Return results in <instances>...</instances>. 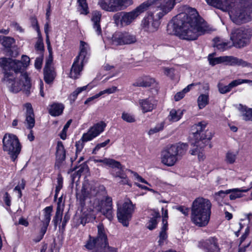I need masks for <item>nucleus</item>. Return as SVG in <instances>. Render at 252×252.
Wrapping results in <instances>:
<instances>
[{"label":"nucleus","instance_id":"nucleus-3","mask_svg":"<svg viewBox=\"0 0 252 252\" xmlns=\"http://www.w3.org/2000/svg\"><path fill=\"white\" fill-rule=\"evenodd\" d=\"M212 204L209 200L198 197L193 201L191 210V220L196 226H206L211 214Z\"/></svg>","mask_w":252,"mask_h":252},{"label":"nucleus","instance_id":"nucleus-13","mask_svg":"<svg viewBox=\"0 0 252 252\" xmlns=\"http://www.w3.org/2000/svg\"><path fill=\"white\" fill-rule=\"evenodd\" d=\"M228 9L225 11H228V14L231 21L236 24H241L250 21L251 19L250 11L242 8L239 5L228 2Z\"/></svg>","mask_w":252,"mask_h":252},{"label":"nucleus","instance_id":"nucleus-27","mask_svg":"<svg viewBox=\"0 0 252 252\" xmlns=\"http://www.w3.org/2000/svg\"><path fill=\"white\" fill-rule=\"evenodd\" d=\"M208 4L223 11L228 9V0H205Z\"/></svg>","mask_w":252,"mask_h":252},{"label":"nucleus","instance_id":"nucleus-24","mask_svg":"<svg viewBox=\"0 0 252 252\" xmlns=\"http://www.w3.org/2000/svg\"><path fill=\"white\" fill-rule=\"evenodd\" d=\"M204 247L205 252H220L217 240L213 237L205 241Z\"/></svg>","mask_w":252,"mask_h":252},{"label":"nucleus","instance_id":"nucleus-48","mask_svg":"<svg viewBox=\"0 0 252 252\" xmlns=\"http://www.w3.org/2000/svg\"><path fill=\"white\" fill-rule=\"evenodd\" d=\"M165 125L164 122H161L158 124L153 128H151L148 133L149 135H152L155 133H157L161 130H162Z\"/></svg>","mask_w":252,"mask_h":252},{"label":"nucleus","instance_id":"nucleus-58","mask_svg":"<svg viewBox=\"0 0 252 252\" xmlns=\"http://www.w3.org/2000/svg\"><path fill=\"white\" fill-rule=\"evenodd\" d=\"M144 83L143 84H140V85H143V87H149L152 84L155 82V80L148 76L143 77Z\"/></svg>","mask_w":252,"mask_h":252},{"label":"nucleus","instance_id":"nucleus-43","mask_svg":"<svg viewBox=\"0 0 252 252\" xmlns=\"http://www.w3.org/2000/svg\"><path fill=\"white\" fill-rule=\"evenodd\" d=\"M14 42L13 38L7 36H0V42L5 48H10Z\"/></svg>","mask_w":252,"mask_h":252},{"label":"nucleus","instance_id":"nucleus-8","mask_svg":"<svg viewBox=\"0 0 252 252\" xmlns=\"http://www.w3.org/2000/svg\"><path fill=\"white\" fill-rule=\"evenodd\" d=\"M252 37V30L243 27L233 29L230 39L236 48H241L248 46Z\"/></svg>","mask_w":252,"mask_h":252},{"label":"nucleus","instance_id":"nucleus-28","mask_svg":"<svg viewBox=\"0 0 252 252\" xmlns=\"http://www.w3.org/2000/svg\"><path fill=\"white\" fill-rule=\"evenodd\" d=\"M228 2L239 5L252 13V0H228Z\"/></svg>","mask_w":252,"mask_h":252},{"label":"nucleus","instance_id":"nucleus-34","mask_svg":"<svg viewBox=\"0 0 252 252\" xmlns=\"http://www.w3.org/2000/svg\"><path fill=\"white\" fill-rule=\"evenodd\" d=\"M250 187L249 188L247 189H230L231 190L230 194L229 195V198L231 200H234L236 198H240L242 196L241 193L242 192H246L252 188V182L250 184Z\"/></svg>","mask_w":252,"mask_h":252},{"label":"nucleus","instance_id":"nucleus-12","mask_svg":"<svg viewBox=\"0 0 252 252\" xmlns=\"http://www.w3.org/2000/svg\"><path fill=\"white\" fill-rule=\"evenodd\" d=\"M132 3V0H97V6L102 10L108 12L123 10Z\"/></svg>","mask_w":252,"mask_h":252},{"label":"nucleus","instance_id":"nucleus-35","mask_svg":"<svg viewBox=\"0 0 252 252\" xmlns=\"http://www.w3.org/2000/svg\"><path fill=\"white\" fill-rule=\"evenodd\" d=\"M95 85L94 84V83L93 82L88 84L86 86L77 88L75 90V91H74L71 94V95H70L71 99L74 100L76 98L77 95L80 93H81V92H82L83 91H90L93 88H94L95 86Z\"/></svg>","mask_w":252,"mask_h":252},{"label":"nucleus","instance_id":"nucleus-18","mask_svg":"<svg viewBox=\"0 0 252 252\" xmlns=\"http://www.w3.org/2000/svg\"><path fill=\"white\" fill-rule=\"evenodd\" d=\"M213 136V133L207 131L205 137H201V139L194 142H192V144L194 145V148L190 150V153L192 155H198L199 160H203L205 158L202 148L206 145L209 144L210 140Z\"/></svg>","mask_w":252,"mask_h":252},{"label":"nucleus","instance_id":"nucleus-53","mask_svg":"<svg viewBox=\"0 0 252 252\" xmlns=\"http://www.w3.org/2000/svg\"><path fill=\"white\" fill-rule=\"evenodd\" d=\"M118 91V88L116 86H112V87L107 88L103 91H100L99 94L100 96L105 94H111Z\"/></svg>","mask_w":252,"mask_h":252},{"label":"nucleus","instance_id":"nucleus-2","mask_svg":"<svg viewBox=\"0 0 252 252\" xmlns=\"http://www.w3.org/2000/svg\"><path fill=\"white\" fill-rule=\"evenodd\" d=\"M76 198L82 207L84 206L87 201L90 200V206L80 218L82 225L94 220L96 212L101 213L109 220L113 219L112 198L108 196L100 197L93 185L85 182L81 190L77 192Z\"/></svg>","mask_w":252,"mask_h":252},{"label":"nucleus","instance_id":"nucleus-62","mask_svg":"<svg viewBox=\"0 0 252 252\" xmlns=\"http://www.w3.org/2000/svg\"><path fill=\"white\" fill-rule=\"evenodd\" d=\"M42 61H43V56L42 55H41L39 57L36 58V59L35 61V63H34V66L36 69H39L41 68Z\"/></svg>","mask_w":252,"mask_h":252},{"label":"nucleus","instance_id":"nucleus-7","mask_svg":"<svg viewBox=\"0 0 252 252\" xmlns=\"http://www.w3.org/2000/svg\"><path fill=\"white\" fill-rule=\"evenodd\" d=\"M89 50L88 44L84 41H81L79 55L75 59L70 70L71 78L77 79L80 76L84 64L87 62L88 59Z\"/></svg>","mask_w":252,"mask_h":252},{"label":"nucleus","instance_id":"nucleus-1","mask_svg":"<svg viewBox=\"0 0 252 252\" xmlns=\"http://www.w3.org/2000/svg\"><path fill=\"white\" fill-rule=\"evenodd\" d=\"M167 31L180 39L193 41L211 31V29L195 9L186 6L183 12L174 17L169 23Z\"/></svg>","mask_w":252,"mask_h":252},{"label":"nucleus","instance_id":"nucleus-41","mask_svg":"<svg viewBox=\"0 0 252 252\" xmlns=\"http://www.w3.org/2000/svg\"><path fill=\"white\" fill-rule=\"evenodd\" d=\"M193 85V84H189L185 88H184L182 91L176 93L174 96L175 100L176 101H178L182 99L185 96V94L190 90Z\"/></svg>","mask_w":252,"mask_h":252},{"label":"nucleus","instance_id":"nucleus-59","mask_svg":"<svg viewBox=\"0 0 252 252\" xmlns=\"http://www.w3.org/2000/svg\"><path fill=\"white\" fill-rule=\"evenodd\" d=\"M58 185L56 188L55 197H57L58 193L63 187V180L61 177H58L57 179Z\"/></svg>","mask_w":252,"mask_h":252},{"label":"nucleus","instance_id":"nucleus-46","mask_svg":"<svg viewBox=\"0 0 252 252\" xmlns=\"http://www.w3.org/2000/svg\"><path fill=\"white\" fill-rule=\"evenodd\" d=\"M63 211V210L61 209L60 206L58 205V207L57 208L55 216L54 217L53 219V222L56 227L57 226V224L61 222L62 220Z\"/></svg>","mask_w":252,"mask_h":252},{"label":"nucleus","instance_id":"nucleus-22","mask_svg":"<svg viewBox=\"0 0 252 252\" xmlns=\"http://www.w3.org/2000/svg\"><path fill=\"white\" fill-rule=\"evenodd\" d=\"M102 14L100 11L95 10L92 12L91 21L93 23V28L96 34L101 35L102 30L100 26V21Z\"/></svg>","mask_w":252,"mask_h":252},{"label":"nucleus","instance_id":"nucleus-10","mask_svg":"<svg viewBox=\"0 0 252 252\" xmlns=\"http://www.w3.org/2000/svg\"><path fill=\"white\" fill-rule=\"evenodd\" d=\"M177 0H148L145 2L146 9L151 6V9L157 13L158 18H162L170 12L177 3Z\"/></svg>","mask_w":252,"mask_h":252},{"label":"nucleus","instance_id":"nucleus-15","mask_svg":"<svg viewBox=\"0 0 252 252\" xmlns=\"http://www.w3.org/2000/svg\"><path fill=\"white\" fill-rule=\"evenodd\" d=\"M136 41V36L126 31H117L113 33L109 39L110 44L114 46L132 44Z\"/></svg>","mask_w":252,"mask_h":252},{"label":"nucleus","instance_id":"nucleus-29","mask_svg":"<svg viewBox=\"0 0 252 252\" xmlns=\"http://www.w3.org/2000/svg\"><path fill=\"white\" fill-rule=\"evenodd\" d=\"M207 124H208L206 122L202 121L198 123L194 126L196 129V131L194 132L193 134V136L195 138V141H197L201 139V137H200L199 139H198V138L199 137H200L201 132H202L203 130H204L206 128ZM207 131H209V130L206 131L205 132H206ZM209 132L210 131H209ZM202 137H205L206 136V133H205L204 135H203V134H202L201 137H202Z\"/></svg>","mask_w":252,"mask_h":252},{"label":"nucleus","instance_id":"nucleus-61","mask_svg":"<svg viewBox=\"0 0 252 252\" xmlns=\"http://www.w3.org/2000/svg\"><path fill=\"white\" fill-rule=\"evenodd\" d=\"M162 225H168V211L167 209L164 210L162 208Z\"/></svg>","mask_w":252,"mask_h":252},{"label":"nucleus","instance_id":"nucleus-23","mask_svg":"<svg viewBox=\"0 0 252 252\" xmlns=\"http://www.w3.org/2000/svg\"><path fill=\"white\" fill-rule=\"evenodd\" d=\"M24 107L26 109V122L27 128H32L35 124L34 116L31 104L26 103Z\"/></svg>","mask_w":252,"mask_h":252},{"label":"nucleus","instance_id":"nucleus-26","mask_svg":"<svg viewBox=\"0 0 252 252\" xmlns=\"http://www.w3.org/2000/svg\"><path fill=\"white\" fill-rule=\"evenodd\" d=\"M56 76V73L53 67H45L44 69V79L46 83H52Z\"/></svg>","mask_w":252,"mask_h":252},{"label":"nucleus","instance_id":"nucleus-39","mask_svg":"<svg viewBox=\"0 0 252 252\" xmlns=\"http://www.w3.org/2000/svg\"><path fill=\"white\" fill-rule=\"evenodd\" d=\"M114 176L116 177H119L121 179V181L120 183L122 185H127L131 186V185L129 183V180L127 178L126 176L125 175L123 172L122 168L118 169V171L116 173H113Z\"/></svg>","mask_w":252,"mask_h":252},{"label":"nucleus","instance_id":"nucleus-30","mask_svg":"<svg viewBox=\"0 0 252 252\" xmlns=\"http://www.w3.org/2000/svg\"><path fill=\"white\" fill-rule=\"evenodd\" d=\"M214 47L220 51H223L231 47L229 42L220 40L219 38H215L214 39Z\"/></svg>","mask_w":252,"mask_h":252},{"label":"nucleus","instance_id":"nucleus-40","mask_svg":"<svg viewBox=\"0 0 252 252\" xmlns=\"http://www.w3.org/2000/svg\"><path fill=\"white\" fill-rule=\"evenodd\" d=\"M57 157L59 159L63 160L65 158V152L62 142H58L57 146Z\"/></svg>","mask_w":252,"mask_h":252},{"label":"nucleus","instance_id":"nucleus-51","mask_svg":"<svg viewBox=\"0 0 252 252\" xmlns=\"http://www.w3.org/2000/svg\"><path fill=\"white\" fill-rule=\"evenodd\" d=\"M236 57L233 56H223V63L226 65L235 66Z\"/></svg>","mask_w":252,"mask_h":252},{"label":"nucleus","instance_id":"nucleus-32","mask_svg":"<svg viewBox=\"0 0 252 252\" xmlns=\"http://www.w3.org/2000/svg\"><path fill=\"white\" fill-rule=\"evenodd\" d=\"M197 103L199 109L205 108L209 103V93L199 94L197 99Z\"/></svg>","mask_w":252,"mask_h":252},{"label":"nucleus","instance_id":"nucleus-54","mask_svg":"<svg viewBox=\"0 0 252 252\" xmlns=\"http://www.w3.org/2000/svg\"><path fill=\"white\" fill-rule=\"evenodd\" d=\"M230 192L231 190L228 189L225 191L220 190L215 193V198L216 200H220V199L224 198L226 194L230 193Z\"/></svg>","mask_w":252,"mask_h":252},{"label":"nucleus","instance_id":"nucleus-38","mask_svg":"<svg viewBox=\"0 0 252 252\" xmlns=\"http://www.w3.org/2000/svg\"><path fill=\"white\" fill-rule=\"evenodd\" d=\"M78 4V9L81 14L87 15L89 9L87 0H77Z\"/></svg>","mask_w":252,"mask_h":252},{"label":"nucleus","instance_id":"nucleus-57","mask_svg":"<svg viewBox=\"0 0 252 252\" xmlns=\"http://www.w3.org/2000/svg\"><path fill=\"white\" fill-rule=\"evenodd\" d=\"M88 141H85L83 139V136L81 139L76 142L75 147L76 148V153H80L83 149L84 146V142H88Z\"/></svg>","mask_w":252,"mask_h":252},{"label":"nucleus","instance_id":"nucleus-42","mask_svg":"<svg viewBox=\"0 0 252 252\" xmlns=\"http://www.w3.org/2000/svg\"><path fill=\"white\" fill-rule=\"evenodd\" d=\"M122 119L127 123H133L136 121L135 116L130 113L124 111L122 113Z\"/></svg>","mask_w":252,"mask_h":252},{"label":"nucleus","instance_id":"nucleus-47","mask_svg":"<svg viewBox=\"0 0 252 252\" xmlns=\"http://www.w3.org/2000/svg\"><path fill=\"white\" fill-rule=\"evenodd\" d=\"M208 61L209 63L212 65H215L218 64L223 63V56L214 58V54H210L208 56Z\"/></svg>","mask_w":252,"mask_h":252},{"label":"nucleus","instance_id":"nucleus-60","mask_svg":"<svg viewBox=\"0 0 252 252\" xmlns=\"http://www.w3.org/2000/svg\"><path fill=\"white\" fill-rule=\"evenodd\" d=\"M218 88L219 92L221 94H225L230 91L231 89L229 87V85L227 86H224L222 84L219 83L218 84Z\"/></svg>","mask_w":252,"mask_h":252},{"label":"nucleus","instance_id":"nucleus-9","mask_svg":"<svg viewBox=\"0 0 252 252\" xmlns=\"http://www.w3.org/2000/svg\"><path fill=\"white\" fill-rule=\"evenodd\" d=\"M135 209V205L129 198H125L122 204H118L117 217L119 221L124 226H128Z\"/></svg>","mask_w":252,"mask_h":252},{"label":"nucleus","instance_id":"nucleus-5","mask_svg":"<svg viewBox=\"0 0 252 252\" xmlns=\"http://www.w3.org/2000/svg\"><path fill=\"white\" fill-rule=\"evenodd\" d=\"M12 70H5L2 82L6 84L10 91L17 93L23 88L28 90L30 87V80L26 73H21L19 78L15 79Z\"/></svg>","mask_w":252,"mask_h":252},{"label":"nucleus","instance_id":"nucleus-31","mask_svg":"<svg viewBox=\"0 0 252 252\" xmlns=\"http://www.w3.org/2000/svg\"><path fill=\"white\" fill-rule=\"evenodd\" d=\"M183 114V111L180 109H171L168 116V120L171 122H176L179 121Z\"/></svg>","mask_w":252,"mask_h":252},{"label":"nucleus","instance_id":"nucleus-45","mask_svg":"<svg viewBox=\"0 0 252 252\" xmlns=\"http://www.w3.org/2000/svg\"><path fill=\"white\" fill-rule=\"evenodd\" d=\"M168 229V225H162L159 236L158 243L160 245H162L167 238L166 230Z\"/></svg>","mask_w":252,"mask_h":252},{"label":"nucleus","instance_id":"nucleus-14","mask_svg":"<svg viewBox=\"0 0 252 252\" xmlns=\"http://www.w3.org/2000/svg\"><path fill=\"white\" fill-rule=\"evenodd\" d=\"M30 62V58L26 55L22 56L21 61L11 58H0V66L4 70H11L16 73L24 70L29 65Z\"/></svg>","mask_w":252,"mask_h":252},{"label":"nucleus","instance_id":"nucleus-19","mask_svg":"<svg viewBox=\"0 0 252 252\" xmlns=\"http://www.w3.org/2000/svg\"><path fill=\"white\" fill-rule=\"evenodd\" d=\"M52 211L53 207L52 206L46 207L43 210V215L41 220V226L39 234L34 240L35 242H39L45 234L51 220Z\"/></svg>","mask_w":252,"mask_h":252},{"label":"nucleus","instance_id":"nucleus-21","mask_svg":"<svg viewBox=\"0 0 252 252\" xmlns=\"http://www.w3.org/2000/svg\"><path fill=\"white\" fill-rule=\"evenodd\" d=\"M139 105L143 113L152 111L157 105V100L153 96L139 100Z\"/></svg>","mask_w":252,"mask_h":252},{"label":"nucleus","instance_id":"nucleus-16","mask_svg":"<svg viewBox=\"0 0 252 252\" xmlns=\"http://www.w3.org/2000/svg\"><path fill=\"white\" fill-rule=\"evenodd\" d=\"M97 236L96 238L89 237V240L85 245L87 249L91 250L94 248H105L107 246V238L103 226L102 224H99L97 226Z\"/></svg>","mask_w":252,"mask_h":252},{"label":"nucleus","instance_id":"nucleus-6","mask_svg":"<svg viewBox=\"0 0 252 252\" xmlns=\"http://www.w3.org/2000/svg\"><path fill=\"white\" fill-rule=\"evenodd\" d=\"M146 10L144 2L129 12H122L115 14L113 17L115 23L121 27L130 25L136 18Z\"/></svg>","mask_w":252,"mask_h":252},{"label":"nucleus","instance_id":"nucleus-50","mask_svg":"<svg viewBox=\"0 0 252 252\" xmlns=\"http://www.w3.org/2000/svg\"><path fill=\"white\" fill-rule=\"evenodd\" d=\"M235 66H240L242 67H251L252 68V65L251 63H248L247 62L238 58L236 57Z\"/></svg>","mask_w":252,"mask_h":252},{"label":"nucleus","instance_id":"nucleus-4","mask_svg":"<svg viewBox=\"0 0 252 252\" xmlns=\"http://www.w3.org/2000/svg\"><path fill=\"white\" fill-rule=\"evenodd\" d=\"M188 149V145L186 143H179L172 145L162 152L161 163L168 167L174 166L186 154Z\"/></svg>","mask_w":252,"mask_h":252},{"label":"nucleus","instance_id":"nucleus-49","mask_svg":"<svg viewBox=\"0 0 252 252\" xmlns=\"http://www.w3.org/2000/svg\"><path fill=\"white\" fill-rule=\"evenodd\" d=\"M25 181L23 179L18 183V184L15 187L14 189V191L18 192L19 198L22 197V190L25 189Z\"/></svg>","mask_w":252,"mask_h":252},{"label":"nucleus","instance_id":"nucleus-63","mask_svg":"<svg viewBox=\"0 0 252 252\" xmlns=\"http://www.w3.org/2000/svg\"><path fill=\"white\" fill-rule=\"evenodd\" d=\"M31 20H32V27L35 29V30L38 33V35L40 36L41 33L40 32L39 27L38 26L36 19H35L34 18H32L31 19Z\"/></svg>","mask_w":252,"mask_h":252},{"label":"nucleus","instance_id":"nucleus-55","mask_svg":"<svg viewBox=\"0 0 252 252\" xmlns=\"http://www.w3.org/2000/svg\"><path fill=\"white\" fill-rule=\"evenodd\" d=\"M38 36V39L35 45V48L37 51H39L41 52L44 50V45L42 39L41 38V35Z\"/></svg>","mask_w":252,"mask_h":252},{"label":"nucleus","instance_id":"nucleus-64","mask_svg":"<svg viewBox=\"0 0 252 252\" xmlns=\"http://www.w3.org/2000/svg\"><path fill=\"white\" fill-rule=\"evenodd\" d=\"M177 209L186 216L189 215V209L185 206L178 207Z\"/></svg>","mask_w":252,"mask_h":252},{"label":"nucleus","instance_id":"nucleus-52","mask_svg":"<svg viewBox=\"0 0 252 252\" xmlns=\"http://www.w3.org/2000/svg\"><path fill=\"white\" fill-rule=\"evenodd\" d=\"M128 172H130L131 174H132L134 177L135 179L137 181H139L140 182L144 183L146 185H149V186H151V185L147 182L144 178H143L141 176L139 175L136 172H135L131 170H127Z\"/></svg>","mask_w":252,"mask_h":252},{"label":"nucleus","instance_id":"nucleus-11","mask_svg":"<svg viewBox=\"0 0 252 252\" xmlns=\"http://www.w3.org/2000/svg\"><path fill=\"white\" fill-rule=\"evenodd\" d=\"M3 150L7 152L13 161L20 154L21 146L17 137L13 134H5L3 138Z\"/></svg>","mask_w":252,"mask_h":252},{"label":"nucleus","instance_id":"nucleus-33","mask_svg":"<svg viewBox=\"0 0 252 252\" xmlns=\"http://www.w3.org/2000/svg\"><path fill=\"white\" fill-rule=\"evenodd\" d=\"M64 109L63 104L60 103H54L50 105L49 109L50 114L53 116H58L60 115Z\"/></svg>","mask_w":252,"mask_h":252},{"label":"nucleus","instance_id":"nucleus-17","mask_svg":"<svg viewBox=\"0 0 252 252\" xmlns=\"http://www.w3.org/2000/svg\"><path fill=\"white\" fill-rule=\"evenodd\" d=\"M152 11L148 12L141 22V27L143 30L149 33L156 32L160 25L159 20L161 18H158L157 13L151 9Z\"/></svg>","mask_w":252,"mask_h":252},{"label":"nucleus","instance_id":"nucleus-56","mask_svg":"<svg viewBox=\"0 0 252 252\" xmlns=\"http://www.w3.org/2000/svg\"><path fill=\"white\" fill-rule=\"evenodd\" d=\"M162 70L165 75L171 78H173L174 75V69L173 68L163 67L162 68Z\"/></svg>","mask_w":252,"mask_h":252},{"label":"nucleus","instance_id":"nucleus-25","mask_svg":"<svg viewBox=\"0 0 252 252\" xmlns=\"http://www.w3.org/2000/svg\"><path fill=\"white\" fill-rule=\"evenodd\" d=\"M149 215L152 217L150 218V219L147 223L146 226L147 228L149 230H153L155 229L157 225V219L159 217V213L156 210H150L149 211Z\"/></svg>","mask_w":252,"mask_h":252},{"label":"nucleus","instance_id":"nucleus-44","mask_svg":"<svg viewBox=\"0 0 252 252\" xmlns=\"http://www.w3.org/2000/svg\"><path fill=\"white\" fill-rule=\"evenodd\" d=\"M238 152L228 151L226 154L225 160L229 164L234 163L236 159Z\"/></svg>","mask_w":252,"mask_h":252},{"label":"nucleus","instance_id":"nucleus-37","mask_svg":"<svg viewBox=\"0 0 252 252\" xmlns=\"http://www.w3.org/2000/svg\"><path fill=\"white\" fill-rule=\"evenodd\" d=\"M239 109L243 113V118L246 121H252V109L247 108L241 104L239 105Z\"/></svg>","mask_w":252,"mask_h":252},{"label":"nucleus","instance_id":"nucleus-20","mask_svg":"<svg viewBox=\"0 0 252 252\" xmlns=\"http://www.w3.org/2000/svg\"><path fill=\"white\" fill-rule=\"evenodd\" d=\"M106 124L102 121L94 124L90 128L87 132L83 134V139L85 141H91L98 136L104 130Z\"/></svg>","mask_w":252,"mask_h":252},{"label":"nucleus","instance_id":"nucleus-36","mask_svg":"<svg viewBox=\"0 0 252 252\" xmlns=\"http://www.w3.org/2000/svg\"><path fill=\"white\" fill-rule=\"evenodd\" d=\"M102 163L104 165L107 166L112 168H117L118 170L122 168L121 163L113 159L104 158L102 159Z\"/></svg>","mask_w":252,"mask_h":252}]
</instances>
